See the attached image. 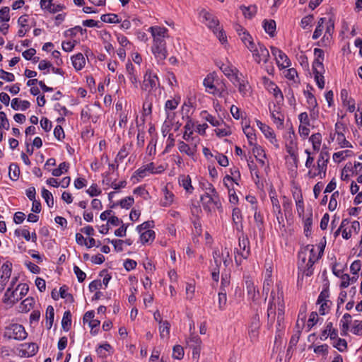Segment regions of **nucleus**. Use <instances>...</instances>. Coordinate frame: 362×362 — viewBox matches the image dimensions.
Segmentation results:
<instances>
[{
	"mask_svg": "<svg viewBox=\"0 0 362 362\" xmlns=\"http://www.w3.org/2000/svg\"><path fill=\"white\" fill-rule=\"evenodd\" d=\"M247 48L252 53L254 60L259 64L262 62L267 63L269 59V52L266 47L258 42L257 45L255 43L250 42V45H247Z\"/></svg>",
	"mask_w": 362,
	"mask_h": 362,
	"instance_id": "f257e3e1",
	"label": "nucleus"
},
{
	"mask_svg": "<svg viewBox=\"0 0 362 362\" xmlns=\"http://www.w3.org/2000/svg\"><path fill=\"white\" fill-rule=\"evenodd\" d=\"M250 255V241L244 235L239 238V248H235V262L237 265H240L243 259H247Z\"/></svg>",
	"mask_w": 362,
	"mask_h": 362,
	"instance_id": "f03ea898",
	"label": "nucleus"
},
{
	"mask_svg": "<svg viewBox=\"0 0 362 362\" xmlns=\"http://www.w3.org/2000/svg\"><path fill=\"white\" fill-rule=\"evenodd\" d=\"M160 86V82L156 74L148 69L144 76L141 88L148 93L156 90Z\"/></svg>",
	"mask_w": 362,
	"mask_h": 362,
	"instance_id": "7ed1b4c3",
	"label": "nucleus"
},
{
	"mask_svg": "<svg viewBox=\"0 0 362 362\" xmlns=\"http://www.w3.org/2000/svg\"><path fill=\"white\" fill-rule=\"evenodd\" d=\"M25 328L19 324H12L5 329L4 336L10 339L23 340L27 337Z\"/></svg>",
	"mask_w": 362,
	"mask_h": 362,
	"instance_id": "20e7f679",
	"label": "nucleus"
},
{
	"mask_svg": "<svg viewBox=\"0 0 362 362\" xmlns=\"http://www.w3.org/2000/svg\"><path fill=\"white\" fill-rule=\"evenodd\" d=\"M201 202L204 209L207 212H211L215 207L218 209L221 208L218 196H211L209 192H205L201 197Z\"/></svg>",
	"mask_w": 362,
	"mask_h": 362,
	"instance_id": "39448f33",
	"label": "nucleus"
},
{
	"mask_svg": "<svg viewBox=\"0 0 362 362\" xmlns=\"http://www.w3.org/2000/svg\"><path fill=\"white\" fill-rule=\"evenodd\" d=\"M313 74L315 75V80L317 83V86L320 89H323L325 87V81H324V73L325 68L323 65L322 60H316L315 59L313 64Z\"/></svg>",
	"mask_w": 362,
	"mask_h": 362,
	"instance_id": "423d86ee",
	"label": "nucleus"
},
{
	"mask_svg": "<svg viewBox=\"0 0 362 362\" xmlns=\"http://www.w3.org/2000/svg\"><path fill=\"white\" fill-rule=\"evenodd\" d=\"M216 74L215 73H211L206 76L204 78L203 84L206 88V90L211 94L218 95V97H223V92L224 89L221 90L217 88L214 85Z\"/></svg>",
	"mask_w": 362,
	"mask_h": 362,
	"instance_id": "0eeeda50",
	"label": "nucleus"
},
{
	"mask_svg": "<svg viewBox=\"0 0 362 362\" xmlns=\"http://www.w3.org/2000/svg\"><path fill=\"white\" fill-rule=\"evenodd\" d=\"M229 250L227 247L222 249L221 250H215L213 252V258L214 263L216 267H220L221 262H223L224 265L227 267L230 262L229 259Z\"/></svg>",
	"mask_w": 362,
	"mask_h": 362,
	"instance_id": "6e6552de",
	"label": "nucleus"
},
{
	"mask_svg": "<svg viewBox=\"0 0 362 362\" xmlns=\"http://www.w3.org/2000/svg\"><path fill=\"white\" fill-rule=\"evenodd\" d=\"M151 50L158 61H163L167 57L165 41L153 42Z\"/></svg>",
	"mask_w": 362,
	"mask_h": 362,
	"instance_id": "1a4fd4ad",
	"label": "nucleus"
},
{
	"mask_svg": "<svg viewBox=\"0 0 362 362\" xmlns=\"http://www.w3.org/2000/svg\"><path fill=\"white\" fill-rule=\"evenodd\" d=\"M239 75L243 76L242 74L236 73V75L233 78L232 83L238 87L239 93L245 96L250 90V86L248 81L244 77L240 78Z\"/></svg>",
	"mask_w": 362,
	"mask_h": 362,
	"instance_id": "9d476101",
	"label": "nucleus"
},
{
	"mask_svg": "<svg viewBox=\"0 0 362 362\" xmlns=\"http://www.w3.org/2000/svg\"><path fill=\"white\" fill-rule=\"evenodd\" d=\"M260 327L259 316L257 313L252 316L249 326V337L251 341H255L259 336V329Z\"/></svg>",
	"mask_w": 362,
	"mask_h": 362,
	"instance_id": "9b49d317",
	"label": "nucleus"
},
{
	"mask_svg": "<svg viewBox=\"0 0 362 362\" xmlns=\"http://www.w3.org/2000/svg\"><path fill=\"white\" fill-rule=\"evenodd\" d=\"M152 35L153 42L165 41V37H168V29L160 26H151L148 30Z\"/></svg>",
	"mask_w": 362,
	"mask_h": 362,
	"instance_id": "f8f14e48",
	"label": "nucleus"
},
{
	"mask_svg": "<svg viewBox=\"0 0 362 362\" xmlns=\"http://www.w3.org/2000/svg\"><path fill=\"white\" fill-rule=\"evenodd\" d=\"M126 72L129 80L131 81L134 87L137 88L139 82L138 79L137 71L130 62L126 64Z\"/></svg>",
	"mask_w": 362,
	"mask_h": 362,
	"instance_id": "ddd939ff",
	"label": "nucleus"
},
{
	"mask_svg": "<svg viewBox=\"0 0 362 362\" xmlns=\"http://www.w3.org/2000/svg\"><path fill=\"white\" fill-rule=\"evenodd\" d=\"M21 296L18 293V288H16L15 290H11V288L9 287L6 290L4 294V303L13 305L17 303L20 299H21Z\"/></svg>",
	"mask_w": 362,
	"mask_h": 362,
	"instance_id": "4468645a",
	"label": "nucleus"
},
{
	"mask_svg": "<svg viewBox=\"0 0 362 362\" xmlns=\"http://www.w3.org/2000/svg\"><path fill=\"white\" fill-rule=\"evenodd\" d=\"M11 263L6 262L4 263L1 266V289H4L7 281L10 279L11 274Z\"/></svg>",
	"mask_w": 362,
	"mask_h": 362,
	"instance_id": "2eb2a0df",
	"label": "nucleus"
},
{
	"mask_svg": "<svg viewBox=\"0 0 362 362\" xmlns=\"http://www.w3.org/2000/svg\"><path fill=\"white\" fill-rule=\"evenodd\" d=\"M199 14L206 21L209 28L213 30L219 25L218 20L206 10L201 11Z\"/></svg>",
	"mask_w": 362,
	"mask_h": 362,
	"instance_id": "dca6fc26",
	"label": "nucleus"
},
{
	"mask_svg": "<svg viewBox=\"0 0 362 362\" xmlns=\"http://www.w3.org/2000/svg\"><path fill=\"white\" fill-rule=\"evenodd\" d=\"M341 99L342 100L343 105L344 106H347V110L350 112H354L356 110L355 107V101L354 99L349 98L348 91L346 89H342L341 90Z\"/></svg>",
	"mask_w": 362,
	"mask_h": 362,
	"instance_id": "f3484780",
	"label": "nucleus"
},
{
	"mask_svg": "<svg viewBox=\"0 0 362 362\" xmlns=\"http://www.w3.org/2000/svg\"><path fill=\"white\" fill-rule=\"evenodd\" d=\"M38 350V346L35 343H25L21 344L20 351L22 355L26 357L34 356Z\"/></svg>",
	"mask_w": 362,
	"mask_h": 362,
	"instance_id": "a211bd4d",
	"label": "nucleus"
},
{
	"mask_svg": "<svg viewBox=\"0 0 362 362\" xmlns=\"http://www.w3.org/2000/svg\"><path fill=\"white\" fill-rule=\"evenodd\" d=\"M274 295V292L272 291L271 297L272 299L269 302V308L267 310L268 319H269V321H270V322L272 324H273L274 322L275 315H276L275 310H276V305H277V298H276Z\"/></svg>",
	"mask_w": 362,
	"mask_h": 362,
	"instance_id": "6ab92c4d",
	"label": "nucleus"
},
{
	"mask_svg": "<svg viewBox=\"0 0 362 362\" xmlns=\"http://www.w3.org/2000/svg\"><path fill=\"white\" fill-rule=\"evenodd\" d=\"M231 175H226L223 178L224 185L228 188V181L230 182H235L237 185H238V181L240 180V173L238 168H234L233 169H230Z\"/></svg>",
	"mask_w": 362,
	"mask_h": 362,
	"instance_id": "aec40b11",
	"label": "nucleus"
},
{
	"mask_svg": "<svg viewBox=\"0 0 362 362\" xmlns=\"http://www.w3.org/2000/svg\"><path fill=\"white\" fill-rule=\"evenodd\" d=\"M327 166V165L326 164L317 161V172H312L311 170H309V172L308 173V177L310 178H314L317 176H320L321 179L325 177Z\"/></svg>",
	"mask_w": 362,
	"mask_h": 362,
	"instance_id": "412c9836",
	"label": "nucleus"
},
{
	"mask_svg": "<svg viewBox=\"0 0 362 362\" xmlns=\"http://www.w3.org/2000/svg\"><path fill=\"white\" fill-rule=\"evenodd\" d=\"M179 184L186 190L187 193H192L194 187L192 185V180L189 175H180L179 177Z\"/></svg>",
	"mask_w": 362,
	"mask_h": 362,
	"instance_id": "4be33fe9",
	"label": "nucleus"
},
{
	"mask_svg": "<svg viewBox=\"0 0 362 362\" xmlns=\"http://www.w3.org/2000/svg\"><path fill=\"white\" fill-rule=\"evenodd\" d=\"M72 64L76 71L81 70L85 64L86 59L81 53H78L71 57Z\"/></svg>",
	"mask_w": 362,
	"mask_h": 362,
	"instance_id": "5701e85b",
	"label": "nucleus"
},
{
	"mask_svg": "<svg viewBox=\"0 0 362 362\" xmlns=\"http://www.w3.org/2000/svg\"><path fill=\"white\" fill-rule=\"evenodd\" d=\"M220 69L225 76L230 80V81H233V78L236 75V71L237 74H239L238 69L233 68L232 66L228 64H222Z\"/></svg>",
	"mask_w": 362,
	"mask_h": 362,
	"instance_id": "b1692460",
	"label": "nucleus"
},
{
	"mask_svg": "<svg viewBox=\"0 0 362 362\" xmlns=\"http://www.w3.org/2000/svg\"><path fill=\"white\" fill-rule=\"evenodd\" d=\"M277 324L279 326H281V322L284 321V304L282 298V293H281V296L278 295L277 296Z\"/></svg>",
	"mask_w": 362,
	"mask_h": 362,
	"instance_id": "393cba45",
	"label": "nucleus"
},
{
	"mask_svg": "<svg viewBox=\"0 0 362 362\" xmlns=\"http://www.w3.org/2000/svg\"><path fill=\"white\" fill-rule=\"evenodd\" d=\"M252 209L255 211L254 219L257 228L260 233H263L264 231V218L260 211H257V205L252 206Z\"/></svg>",
	"mask_w": 362,
	"mask_h": 362,
	"instance_id": "a878e982",
	"label": "nucleus"
},
{
	"mask_svg": "<svg viewBox=\"0 0 362 362\" xmlns=\"http://www.w3.org/2000/svg\"><path fill=\"white\" fill-rule=\"evenodd\" d=\"M351 322V316L349 313H345L342 317V319L340 320V328L341 332V335L344 336L346 334L347 331L349 328V325Z\"/></svg>",
	"mask_w": 362,
	"mask_h": 362,
	"instance_id": "bb28decb",
	"label": "nucleus"
},
{
	"mask_svg": "<svg viewBox=\"0 0 362 362\" xmlns=\"http://www.w3.org/2000/svg\"><path fill=\"white\" fill-rule=\"evenodd\" d=\"M245 286L249 298L255 300L258 291H257L254 282L250 279H247L245 281Z\"/></svg>",
	"mask_w": 362,
	"mask_h": 362,
	"instance_id": "cd10ccee",
	"label": "nucleus"
},
{
	"mask_svg": "<svg viewBox=\"0 0 362 362\" xmlns=\"http://www.w3.org/2000/svg\"><path fill=\"white\" fill-rule=\"evenodd\" d=\"M197 146L194 145L193 148H191L188 144L182 141L178 142V149L181 153H184L189 156H193L196 151Z\"/></svg>",
	"mask_w": 362,
	"mask_h": 362,
	"instance_id": "c85d7f7f",
	"label": "nucleus"
},
{
	"mask_svg": "<svg viewBox=\"0 0 362 362\" xmlns=\"http://www.w3.org/2000/svg\"><path fill=\"white\" fill-rule=\"evenodd\" d=\"M293 196L296 200L298 214L299 216H301L304 214V204L302 194L300 192H294Z\"/></svg>",
	"mask_w": 362,
	"mask_h": 362,
	"instance_id": "c756f323",
	"label": "nucleus"
},
{
	"mask_svg": "<svg viewBox=\"0 0 362 362\" xmlns=\"http://www.w3.org/2000/svg\"><path fill=\"white\" fill-rule=\"evenodd\" d=\"M263 28L267 33L273 37L276 31V22L274 20H264Z\"/></svg>",
	"mask_w": 362,
	"mask_h": 362,
	"instance_id": "7c9ffc66",
	"label": "nucleus"
},
{
	"mask_svg": "<svg viewBox=\"0 0 362 362\" xmlns=\"http://www.w3.org/2000/svg\"><path fill=\"white\" fill-rule=\"evenodd\" d=\"M276 63L279 67L286 68L291 66V61L287 55L282 51L279 52L278 57L276 58Z\"/></svg>",
	"mask_w": 362,
	"mask_h": 362,
	"instance_id": "2f4dec72",
	"label": "nucleus"
},
{
	"mask_svg": "<svg viewBox=\"0 0 362 362\" xmlns=\"http://www.w3.org/2000/svg\"><path fill=\"white\" fill-rule=\"evenodd\" d=\"M54 317V310L52 305H49L46 310V327L49 329H51Z\"/></svg>",
	"mask_w": 362,
	"mask_h": 362,
	"instance_id": "473e14b6",
	"label": "nucleus"
},
{
	"mask_svg": "<svg viewBox=\"0 0 362 362\" xmlns=\"http://www.w3.org/2000/svg\"><path fill=\"white\" fill-rule=\"evenodd\" d=\"M35 303V300L33 298H25L19 306V311L21 313H27L31 308H33V305Z\"/></svg>",
	"mask_w": 362,
	"mask_h": 362,
	"instance_id": "72a5a7b5",
	"label": "nucleus"
},
{
	"mask_svg": "<svg viewBox=\"0 0 362 362\" xmlns=\"http://www.w3.org/2000/svg\"><path fill=\"white\" fill-rule=\"evenodd\" d=\"M322 139V136L321 134H320V133L313 134L310 137V141H311V143L313 144V148L314 151H315V152L319 151V150L320 148V146H321Z\"/></svg>",
	"mask_w": 362,
	"mask_h": 362,
	"instance_id": "f704fd0d",
	"label": "nucleus"
},
{
	"mask_svg": "<svg viewBox=\"0 0 362 362\" xmlns=\"http://www.w3.org/2000/svg\"><path fill=\"white\" fill-rule=\"evenodd\" d=\"M71 326V314L69 310L65 311L62 320V327L64 331H69Z\"/></svg>",
	"mask_w": 362,
	"mask_h": 362,
	"instance_id": "c9c22d12",
	"label": "nucleus"
},
{
	"mask_svg": "<svg viewBox=\"0 0 362 362\" xmlns=\"http://www.w3.org/2000/svg\"><path fill=\"white\" fill-rule=\"evenodd\" d=\"M155 238V232L152 230H147L141 233L140 240L142 244L152 242Z\"/></svg>",
	"mask_w": 362,
	"mask_h": 362,
	"instance_id": "e433bc0d",
	"label": "nucleus"
},
{
	"mask_svg": "<svg viewBox=\"0 0 362 362\" xmlns=\"http://www.w3.org/2000/svg\"><path fill=\"white\" fill-rule=\"evenodd\" d=\"M243 132L247 138L249 144L253 145L256 141L255 130L250 126L247 125L243 128Z\"/></svg>",
	"mask_w": 362,
	"mask_h": 362,
	"instance_id": "4c0bfd02",
	"label": "nucleus"
},
{
	"mask_svg": "<svg viewBox=\"0 0 362 362\" xmlns=\"http://www.w3.org/2000/svg\"><path fill=\"white\" fill-rule=\"evenodd\" d=\"M9 176L12 180H17L20 175V168L16 163H11L8 168Z\"/></svg>",
	"mask_w": 362,
	"mask_h": 362,
	"instance_id": "58836bf2",
	"label": "nucleus"
},
{
	"mask_svg": "<svg viewBox=\"0 0 362 362\" xmlns=\"http://www.w3.org/2000/svg\"><path fill=\"white\" fill-rule=\"evenodd\" d=\"M271 115L272 118L273 119V121L274 124H276V127L278 128H283L284 116L281 112H277L275 113L274 111H272Z\"/></svg>",
	"mask_w": 362,
	"mask_h": 362,
	"instance_id": "ea45409f",
	"label": "nucleus"
},
{
	"mask_svg": "<svg viewBox=\"0 0 362 362\" xmlns=\"http://www.w3.org/2000/svg\"><path fill=\"white\" fill-rule=\"evenodd\" d=\"M361 170H362V165L360 163H354V165H353L351 163H349L345 165V167L344 168V170L345 172H351V174L356 173V175Z\"/></svg>",
	"mask_w": 362,
	"mask_h": 362,
	"instance_id": "a19ab883",
	"label": "nucleus"
},
{
	"mask_svg": "<svg viewBox=\"0 0 362 362\" xmlns=\"http://www.w3.org/2000/svg\"><path fill=\"white\" fill-rule=\"evenodd\" d=\"M267 90L270 93H272L276 100L280 99V101H283L284 95H283L280 88L276 84L271 86Z\"/></svg>",
	"mask_w": 362,
	"mask_h": 362,
	"instance_id": "79ce46f5",
	"label": "nucleus"
},
{
	"mask_svg": "<svg viewBox=\"0 0 362 362\" xmlns=\"http://www.w3.org/2000/svg\"><path fill=\"white\" fill-rule=\"evenodd\" d=\"M170 325L167 320L163 321L161 322V324H160L159 330L161 338L168 337L170 333Z\"/></svg>",
	"mask_w": 362,
	"mask_h": 362,
	"instance_id": "37998d69",
	"label": "nucleus"
},
{
	"mask_svg": "<svg viewBox=\"0 0 362 362\" xmlns=\"http://www.w3.org/2000/svg\"><path fill=\"white\" fill-rule=\"evenodd\" d=\"M42 196L49 207L51 208L54 206V198L52 194L49 191L43 188L42 190Z\"/></svg>",
	"mask_w": 362,
	"mask_h": 362,
	"instance_id": "c03bdc74",
	"label": "nucleus"
},
{
	"mask_svg": "<svg viewBox=\"0 0 362 362\" xmlns=\"http://www.w3.org/2000/svg\"><path fill=\"white\" fill-rule=\"evenodd\" d=\"M100 19L105 23H119L118 16L114 13L103 14L101 16Z\"/></svg>",
	"mask_w": 362,
	"mask_h": 362,
	"instance_id": "a18cd8bd",
	"label": "nucleus"
},
{
	"mask_svg": "<svg viewBox=\"0 0 362 362\" xmlns=\"http://www.w3.org/2000/svg\"><path fill=\"white\" fill-rule=\"evenodd\" d=\"M313 213L310 211L309 213V216L304 219V233L306 236H308L311 232L312 224H313Z\"/></svg>",
	"mask_w": 362,
	"mask_h": 362,
	"instance_id": "49530a36",
	"label": "nucleus"
},
{
	"mask_svg": "<svg viewBox=\"0 0 362 362\" xmlns=\"http://www.w3.org/2000/svg\"><path fill=\"white\" fill-rule=\"evenodd\" d=\"M193 123L191 120H188L186 124L184 127L185 132L183 134V139L186 141H189L192 134H193L192 128H193Z\"/></svg>",
	"mask_w": 362,
	"mask_h": 362,
	"instance_id": "de8ad7c7",
	"label": "nucleus"
},
{
	"mask_svg": "<svg viewBox=\"0 0 362 362\" xmlns=\"http://www.w3.org/2000/svg\"><path fill=\"white\" fill-rule=\"evenodd\" d=\"M318 259V257L316 259H313V257H311V255L308 256V260L306 264L305 269L304 270V274L305 276H309L312 275L313 274V267L315 262Z\"/></svg>",
	"mask_w": 362,
	"mask_h": 362,
	"instance_id": "09e8293b",
	"label": "nucleus"
},
{
	"mask_svg": "<svg viewBox=\"0 0 362 362\" xmlns=\"http://www.w3.org/2000/svg\"><path fill=\"white\" fill-rule=\"evenodd\" d=\"M325 21H326L325 18H320V20L318 21V24L313 33V39L316 40L318 37H320V36L322 35V30L324 28L323 23H325Z\"/></svg>",
	"mask_w": 362,
	"mask_h": 362,
	"instance_id": "8fccbe9b",
	"label": "nucleus"
},
{
	"mask_svg": "<svg viewBox=\"0 0 362 362\" xmlns=\"http://www.w3.org/2000/svg\"><path fill=\"white\" fill-rule=\"evenodd\" d=\"M271 202L272 204L273 212L276 215L277 219H279V215L281 214V209L277 197L272 196Z\"/></svg>",
	"mask_w": 362,
	"mask_h": 362,
	"instance_id": "3c124183",
	"label": "nucleus"
},
{
	"mask_svg": "<svg viewBox=\"0 0 362 362\" xmlns=\"http://www.w3.org/2000/svg\"><path fill=\"white\" fill-rule=\"evenodd\" d=\"M240 9L243 11V15L248 18H252L256 13V7L241 6Z\"/></svg>",
	"mask_w": 362,
	"mask_h": 362,
	"instance_id": "603ef678",
	"label": "nucleus"
},
{
	"mask_svg": "<svg viewBox=\"0 0 362 362\" xmlns=\"http://www.w3.org/2000/svg\"><path fill=\"white\" fill-rule=\"evenodd\" d=\"M333 346L342 352L346 349L347 343L345 339L338 338L333 342Z\"/></svg>",
	"mask_w": 362,
	"mask_h": 362,
	"instance_id": "864d4df0",
	"label": "nucleus"
},
{
	"mask_svg": "<svg viewBox=\"0 0 362 362\" xmlns=\"http://www.w3.org/2000/svg\"><path fill=\"white\" fill-rule=\"evenodd\" d=\"M218 308L223 310L226 305L227 302V296H226V291H220L218 294Z\"/></svg>",
	"mask_w": 362,
	"mask_h": 362,
	"instance_id": "5fc2aeb1",
	"label": "nucleus"
},
{
	"mask_svg": "<svg viewBox=\"0 0 362 362\" xmlns=\"http://www.w3.org/2000/svg\"><path fill=\"white\" fill-rule=\"evenodd\" d=\"M329 288L325 287L320 292V293L317 298V303H321L322 302L330 301L329 300Z\"/></svg>",
	"mask_w": 362,
	"mask_h": 362,
	"instance_id": "6e6d98bb",
	"label": "nucleus"
},
{
	"mask_svg": "<svg viewBox=\"0 0 362 362\" xmlns=\"http://www.w3.org/2000/svg\"><path fill=\"white\" fill-rule=\"evenodd\" d=\"M304 94L310 107L315 108V107H317V103L314 95L312 93L305 90L304 91Z\"/></svg>",
	"mask_w": 362,
	"mask_h": 362,
	"instance_id": "4d7b16f0",
	"label": "nucleus"
},
{
	"mask_svg": "<svg viewBox=\"0 0 362 362\" xmlns=\"http://www.w3.org/2000/svg\"><path fill=\"white\" fill-rule=\"evenodd\" d=\"M329 160V154L326 148H323L319 155L317 162L322 163L327 165Z\"/></svg>",
	"mask_w": 362,
	"mask_h": 362,
	"instance_id": "13d9d810",
	"label": "nucleus"
},
{
	"mask_svg": "<svg viewBox=\"0 0 362 362\" xmlns=\"http://www.w3.org/2000/svg\"><path fill=\"white\" fill-rule=\"evenodd\" d=\"M184 356V349L180 345H176L173 347V357L175 359L180 360Z\"/></svg>",
	"mask_w": 362,
	"mask_h": 362,
	"instance_id": "bf43d9fd",
	"label": "nucleus"
},
{
	"mask_svg": "<svg viewBox=\"0 0 362 362\" xmlns=\"http://www.w3.org/2000/svg\"><path fill=\"white\" fill-rule=\"evenodd\" d=\"M86 32V30H83L81 26H75L74 28H70L64 32V35L66 37H75L78 32L83 33V32Z\"/></svg>",
	"mask_w": 362,
	"mask_h": 362,
	"instance_id": "052dcab7",
	"label": "nucleus"
},
{
	"mask_svg": "<svg viewBox=\"0 0 362 362\" xmlns=\"http://www.w3.org/2000/svg\"><path fill=\"white\" fill-rule=\"evenodd\" d=\"M134 200L132 197H127L119 201V204L122 208L129 209L134 204Z\"/></svg>",
	"mask_w": 362,
	"mask_h": 362,
	"instance_id": "680f3d73",
	"label": "nucleus"
},
{
	"mask_svg": "<svg viewBox=\"0 0 362 362\" xmlns=\"http://www.w3.org/2000/svg\"><path fill=\"white\" fill-rule=\"evenodd\" d=\"M339 193L338 191L334 192L330 198L329 203L328 205L329 210L334 211L337 206V198L339 197Z\"/></svg>",
	"mask_w": 362,
	"mask_h": 362,
	"instance_id": "e2e57ef3",
	"label": "nucleus"
},
{
	"mask_svg": "<svg viewBox=\"0 0 362 362\" xmlns=\"http://www.w3.org/2000/svg\"><path fill=\"white\" fill-rule=\"evenodd\" d=\"M232 219L235 225H238L239 223L241 222L242 213L241 210L239 208H234L233 209Z\"/></svg>",
	"mask_w": 362,
	"mask_h": 362,
	"instance_id": "0e129e2a",
	"label": "nucleus"
},
{
	"mask_svg": "<svg viewBox=\"0 0 362 362\" xmlns=\"http://www.w3.org/2000/svg\"><path fill=\"white\" fill-rule=\"evenodd\" d=\"M252 148V153L255 155V158L257 157H262L263 158H266V154L264 153V150L262 148V147L259 145H257L256 143H254Z\"/></svg>",
	"mask_w": 362,
	"mask_h": 362,
	"instance_id": "69168bd1",
	"label": "nucleus"
},
{
	"mask_svg": "<svg viewBox=\"0 0 362 362\" xmlns=\"http://www.w3.org/2000/svg\"><path fill=\"white\" fill-rule=\"evenodd\" d=\"M10 9L8 6H4L0 9V19L2 21L8 22L10 20Z\"/></svg>",
	"mask_w": 362,
	"mask_h": 362,
	"instance_id": "338daca9",
	"label": "nucleus"
},
{
	"mask_svg": "<svg viewBox=\"0 0 362 362\" xmlns=\"http://www.w3.org/2000/svg\"><path fill=\"white\" fill-rule=\"evenodd\" d=\"M261 131L267 138L276 140L274 132L269 126H263V127L261 129Z\"/></svg>",
	"mask_w": 362,
	"mask_h": 362,
	"instance_id": "774afa93",
	"label": "nucleus"
}]
</instances>
